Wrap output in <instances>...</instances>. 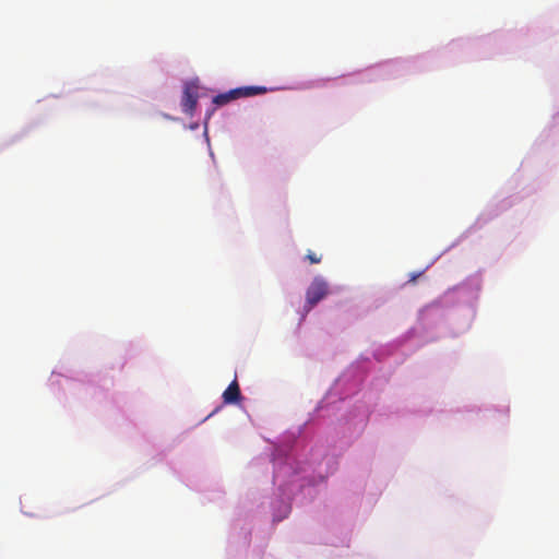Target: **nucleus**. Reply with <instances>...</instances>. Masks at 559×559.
<instances>
[{"label": "nucleus", "mask_w": 559, "mask_h": 559, "mask_svg": "<svg viewBox=\"0 0 559 559\" xmlns=\"http://www.w3.org/2000/svg\"><path fill=\"white\" fill-rule=\"evenodd\" d=\"M198 85L193 83H187L185 85L182 99H181V106L185 114L192 116L193 111L195 110L199 93H198Z\"/></svg>", "instance_id": "2"}, {"label": "nucleus", "mask_w": 559, "mask_h": 559, "mask_svg": "<svg viewBox=\"0 0 559 559\" xmlns=\"http://www.w3.org/2000/svg\"><path fill=\"white\" fill-rule=\"evenodd\" d=\"M233 100H235V98L230 91L218 94L213 98V103L217 106L226 105Z\"/></svg>", "instance_id": "5"}, {"label": "nucleus", "mask_w": 559, "mask_h": 559, "mask_svg": "<svg viewBox=\"0 0 559 559\" xmlns=\"http://www.w3.org/2000/svg\"><path fill=\"white\" fill-rule=\"evenodd\" d=\"M225 404H236L241 400V392L238 381L235 379L223 393Z\"/></svg>", "instance_id": "4"}, {"label": "nucleus", "mask_w": 559, "mask_h": 559, "mask_svg": "<svg viewBox=\"0 0 559 559\" xmlns=\"http://www.w3.org/2000/svg\"><path fill=\"white\" fill-rule=\"evenodd\" d=\"M306 258L309 260L310 263L312 264H317V263H320L321 262V255H317L314 252L312 251H308Z\"/></svg>", "instance_id": "6"}, {"label": "nucleus", "mask_w": 559, "mask_h": 559, "mask_svg": "<svg viewBox=\"0 0 559 559\" xmlns=\"http://www.w3.org/2000/svg\"><path fill=\"white\" fill-rule=\"evenodd\" d=\"M329 293V285L322 277H314L307 289L306 300L309 308L314 307Z\"/></svg>", "instance_id": "1"}, {"label": "nucleus", "mask_w": 559, "mask_h": 559, "mask_svg": "<svg viewBox=\"0 0 559 559\" xmlns=\"http://www.w3.org/2000/svg\"><path fill=\"white\" fill-rule=\"evenodd\" d=\"M235 99L263 95L267 92L264 86H241L230 90Z\"/></svg>", "instance_id": "3"}]
</instances>
